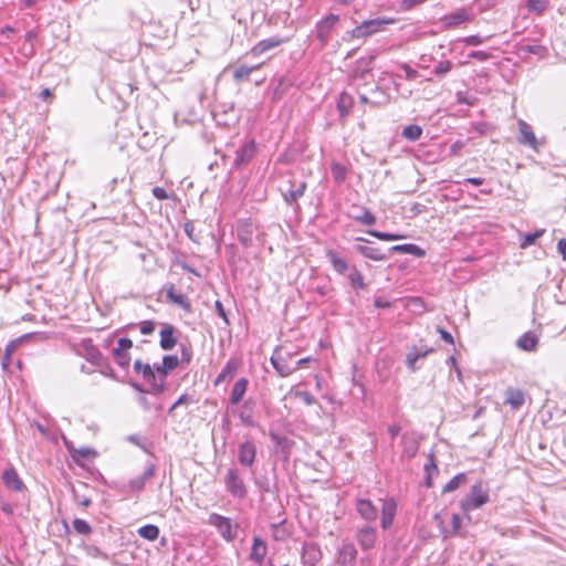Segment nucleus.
<instances>
[{"label": "nucleus", "instance_id": "1", "mask_svg": "<svg viewBox=\"0 0 566 566\" xmlns=\"http://www.w3.org/2000/svg\"><path fill=\"white\" fill-rule=\"evenodd\" d=\"M178 365L179 358L176 355H166L163 357L161 364H154V366L144 364V381L151 382V388L155 394L163 392L166 385V377L170 371L176 369Z\"/></svg>", "mask_w": 566, "mask_h": 566}, {"label": "nucleus", "instance_id": "2", "mask_svg": "<svg viewBox=\"0 0 566 566\" xmlns=\"http://www.w3.org/2000/svg\"><path fill=\"white\" fill-rule=\"evenodd\" d=\"M208 524L213 526L227 542H232L237 537L239 525L227 516L211 513L208 517Z\"/></svg>", "mask_w": 566, "mask_h": 566}, {"label": "nucleus", "instance_id": "3", "mask_svg": "<svg viewBox=\"0 0 566 566\" xmlns=\"http://www.w3.org/2000/svg\"><path fill=\"white\" fill-rule=\"evenodd\" d=\"M489 502V493L482 481L471 486L470 493L461 501L460 505L464 512L479 509Z\"/></svg>", "mask_w": 566, "mask_h": 566}, {"label": "nucleus", "instance_id": "4", "mask_svg": "<svg viewBox=\"0 0 566 566\" xmlns=\"http://www.w3.org/2000/svg\"><path fill=\"white\" fill-rule=\"evenodd\" d=\"M226 490L234 499H244L248 489L237 468H230L224 475Z\"/></svg>", "mask_w": 566, "mask_h": 566}, {"label": "nucleus", "instance_id": "5", "mask_svg": "<svg viewBox=\"0 0 566 566\" xmlns=\"http://www.w3.org/2000/svg\"><path fill=\"white\" fill-rule=\"evenodd\" d=\"M394 20L376 18L371 20L364 21L355 29H353L349 34L354 39L367 38L370 36L384 29L385 25L391 23Z\"/></svg>", "mask_w": 566, "mask_h": 566}, {"label": "nucleus", "instance_id": "6", "mask_svg": "<svg viewBox=\"0 0 566 566\" xmlns=\"http://www.w3.org/2000/svg\"><path fill=\"white\" fill-rule=\"evenodd\" d=\"M76 352L80 356L84 357L87 361L92 363L98 368H103L106 365L104 357L99 349L93 344L91 339H82L77 345Z\"/></svg>", "mask_w": 566, "mask_h": 566}, {"label": "nucleus", "instance_id": "7", "mask_svg": "<svg viewBox=\"0 0 566 566\" xmlns=\"http://www.w3.org/2000/svg\"><path fill=\"white\" fill-rule=\"evenodd\" d=\"M338 21L339 17L337 14L331 13L316 23L315 33L322 46H325L328 43L329 35Z\"/></svg>", "mask_w": 566, "mask_h": 566}, {"label": "nucleus", "instance_id": "8", "mask_svg": "<svg viewBox=\"0 0 566 566\" xmlns=\"http://www.w3.org/2000/svg\"><path fill=\"white\" fill-rule=\"evenodd\" d=\"M517 125H518V133H520L518 137H517V142L522 145L530 146L535 151H538V148L543 145V143L536 138L531 125H528L523 119H520Z\"/></svg>", "mask_w": 566, "mask_h": 566}, {"label": "nucleus", "instance_id": "9", "mask_svg": "<svg viewBox=\"0 0 566 566\" xmlns=\"http://www.w3.org/2000/svg\"><path fill=\"white\" fill-rule=\"evenodd\" d=\"M133 347L132 339L127 337H122L117 340V347L113 349V356L115 361L122 368H126L129 366L130 356L128 350Z\"/></svg>", "mask_w": 566, "mask_h": 566}, {"label": "nucleus", "instance_id": "10", "mask_svg": "<svg viewBox=\"0 0 566 566\" xmlns=\"http://www.w3.org/2000/svg\"><path fill=\"white\" fill-rule=\"evenodd\" d=\"M256 146L254 140H249L244 143L239 149L235 151V158L233 160V168L241 169L247 166L255 155Z\"/></svg>", "mask_w": 566, "mask_h": 566}, {"label": "nucleus", "instance_id": "11", "mask_svg": "<svg viewBox=\"0 0 566 566\" xmlns=\"http://www.w3.org/2000/svg\"><path fill=\"white\" fill-rule=\"evenodd\" d=\"M177 333L178 331L174 325L168 323L161 324L159 346L163 350H171L177 345Z\"/></svg>", "mask_w": 566, "mask_h": 566}, {"label": "nucleus", "instance_id": "12", "mask_svg": "<svg viewBox=\"0 0 566 566\" xmlns=\"http://www.w3.org/2000/svg\"><path fill=\"white\" fill-rule=\"evenodd\" d=\"M256 458V447L252 441H244L239 444L238 461L241 465L251 468Z\"/></svg>", "mask_w": 566, "mask_h": 566}, {"label": "nucleus", "instance_id": "13", "mask_svg": "<svg viewBox=\"0 0 566 566\" xmlns=\"http://www.w3.org/2000/svg\"><path fill=\"white\" fill-rule=\"evenodd\" d=\"M472 11L468 8H461L454 12L446 14L442 19L444 25L447 28H454L461 23L468 22L472 20Z\"/></svg>", "mask_w": 566, "mask_h": 566}, {"label": "nucleus", "instance_id": "14", "mask_svg": "<svg viewBox=\"0 0 566 566\" xmlns=\"http://www.w3.org/2000/svg\"><path fill=\"white\" fill-rule=\"evenodd\" d=\"M291 355L287 357H283L280 355L279 350H275L271 357V364L273 368L277 371L281 377H287L296 370V367L291 366L289 359Z\"/></svg>", "mask_w": 566, "mask_h": 566}, {"label": "nucleus", "instance_id": "15", "mask_svg": "<svg viewBox=\"0 0 566 566\" xmlns=\"http://www.w3.org/2000/svg\"><path fill=\"white\" fill-rule=\"evenodd\" d=\"M289 182L291 187L287 190L283 191V198L289 206H292L296 203L301 197H303L307 184L305 181L296 182L294 180H291Z\"/></svg>", "mask_w": 566, "mask_h": 566}, {"label": "nucleus", "instance_id": "16", "mask_svg": "<svg viewBox=\"0 0 566 566\" xmlns=\"http://www.w3.org/2000/svg\"><path fill=\"white\" fill-rule=\"evenodd\" d=\"M284 42V39L277 36L261 40L247 53V55L259 56L269 50L280 46Z\"/></svg>", "mask_w": 566, "mask_h": 566}, {"label": "nucleus", "instance_id": "17", "mask_svg": "<svg viewBox=\"0 0 566 566\" xmlns=\"http://www.w3.org/2000/svg\"><path fill=\"white\" fill-rule=\"evenodd\" d=\"M357 557V549L353 543H344L338 549L337 564L339 566L353 565Z\"/></svg>", "mask_w": 566, "mask_h": 566}, {"label": "nucleus", "instance_id": "18", "mask_svg": "<svg viewBox=\"0 0 566 566\" xmlns=\"http://www.w3.org/2000/svg\"><path fill=\"white\" fill-rule=\"evenodd\" d=\"M376 530L371 526H364L357 533V541L363 551H369L376 543Z\"/></svg>", "mask_w": 566, "mask_h": 566}, {"label": "nucleus", "instance_id": "19", "mask_svg": "<svg viewBox=\"0 0 566 566\" xmlns=\"http://www.w3.org/2000/svg\"><path fill=\"white\" fill-rule=\"evenodd\" d=\"M322 558V551L315 543H306L303 546L302 560L307 566H314Z\"/></svg>", "mask_w": 566, "mask_h": 566}, {"label": "nucleus", "instance_id": "20", "mask_svg": "<svg viewBox=\"0 0 566 566\" xmlns=\"http://www.w3.org/2000/svg\"><path fill=\"white\" fill-rule=\"evenodd\" d=\"M356 510L359 515L368 522H373L377 518L378 511L370 500L358 499L356 501Z\"/></svg>", "mask_w": 566, "mask_h": 566}, {"label": "nucleus", "instance_id": "21", "mask_svg": "<svg viewBox=\"0 0 566 566\" xmlns=\"http://www.w3.org/2000/svg\"><path fill=\"white\" fill-rule=\"evenodd\" d=\"M397 504L394 499L384 501L381 507V527L384 530L389 528L392 525L394 517L396 514Z\"/></svg>", "mask_w": 566, "mask_h": 566}, {"label": "nucleus", "instance_id": "22", "mask_svg": "<svg viewBox=\"0 0 566 566\" xmlns=\"http://www.w3.org/2000/svg\"><path fill=\"white\" fill-rule=\"evenodd\" d=\"M354 249L363 256L370 259L373 261H382L389 258V254L382 252L381 249L370 247L367 244H356Z\"/></svg>", "mask_w": 566, "mask_h": 566}, {"label": "nucleus", "instance_id": "23", "mask_svg": "<svg viewBox=\"0 0 566 566\" xmlns=\"http://www.w3.org/2000/svg\"><path fill=\"white\" fill-rule=\"evenodd\" d=\"M402 442V451L401 458L403 459H412L417 452L419 443L416 437L412 433H403L401 437Z\"/></svg>", "mask_w": 566, "mask_h": 566}, {"label": "nucleus", "instance_id": "24", "mask_svg": "<svg viewBox=\"0 0 566 566\" xmlns=\"http://www.w3.org/2000/svg\"><path fill=\"white\" fill-rule=\"evenodd\" d=\"M268 553L266 543L259 536L253 538V544L251 547L250 559L258 565H261L264 560V557Z\"/></svg>", "mask_w": 566, "mask_h": 566}, {"label": "nucleus", "instance_id": "25", "mask_svg": "<svg viewBox=\"0 0 566 566\" xmlns=\"http://www.w3.org/2000/svg\"><path fill=\"white\" fill-rule=\"evenodd\" d=\"M166 296L169 302L180 306L187 313L191 312V305H190V302L188 301V297L185 294H182L181 292L176 291L174 285H170L167 289Z\"/></svg>", "mask_w": 566, "mask_h": 566}, {"label": "nucleus", "instance_id": "26", "mask_svg": "<svg viewBox=\"0 0 566 566\" xmlns=\"http://www.w3.org/2000/svg\"><path fill=\"white\" fill-rule=\"evenodd\" d=\"M253 234H254V227L251 222H241L238 226V239L240 243L249 248L253 244Z\"/></svg>", "mask_w": 566, "mask_h": 566}, {"label": "nucleus", "instance_id": "27", "mask_svg": "<svg viewBox=\"0 0 566 566\" xmlns=\"http://www.w3.org/2000/svg\"><path fill=\"white\" fill-rule=\"evenodd\" d=\"M538 342L539 338L535 333L526 332L516 340V346L524 352H535Z\"/></svg>", "mask_w": 566, "mask_h": 566}, {"label": "nucleus", "instance_id": "28", "mask_svg": "<svg viewBox=\"0 0 566 566\" xmlns=\"http://www.w3.org/2000/svg\"><path fill=\"white\" fill-rule=\"evenodd\" d=\"M249 380L247 378L238 379L230 392V403L237 406L243 399L247 389H248Z\"/></svg>", "mask_w": 566, "mask_h": 566}, {"label": "nucleus", "instance_id": "29", "mask_svg": "<svg viewBox=\"0 0 566 566\" xmlns=\"http://www.w3.org/2000/svg\"><path fill=\"white\" fill-rule=\"evenodd\" d=\"M2 480L4 485L12 491H21L23 488V482L13 468L4 470Z\"/></svg>", "mask_w": 566, "mask_h": 566}, {"label": "nucleus", "instance_id": "30", "mask_svg": "<svg viewBox=\"0 0 566 566\" xmlns=\"http://www.w3.org/2000/svg\"><path fill=\"white\" fill-rule=\"evenodd\" d=\"M375 55L361 57L356 62V66L353 70V75L356 78H365V76L371 71Z\"/></svg>", "mask_w": 566, "mask_h": 566}, {"label": "nucleus", "instance_id": "31", "mask_svg": "<svg viewBox=\"0 0 566 566\" xmlns=\"http://www.w3.org/2000/svg\"><path fill=\"white\" fill-rule=\"evenodd\" d=\"M525 401V395L521 389L509 388L505 391V403L510 405L512 409H520Z\"/></svg>", "mask_w": 566, "mask_h": 566}, {"label": "nucleus", "instance_id": "32", "mask_svg": "<svg viewBox=\"0 0 566 566\" xmlns=\"http://www.w3.org/2000/svg\"><path fill=\"white\" fill-rule=\"evenodd\" d=\"M392 252L411 254L418 258L426 254V251L422 248L413 243L394 245L388 250V254L390 255Z\"/></svg>", "mask_w": 566, "mask_h": 566}, {"label": "nucleus", "instance_id": "33", "mask_svg": "<svg viewBox=\"0 0 566 566\" xmlns=\"http://www.w3.org/2000/svg\"><path fill=\"white\" fill-rule=\"evenodd\" d=\"M326 256L329 260L333 269L339 273L344 274L346 271H350V268L347 263V261L343 258H340L334 250L329 249L326 251Z\"/></svg>", "mask_w": 566, "mask_h": 566}, {"label": "nucleus", "instance_id": "34", "mask_svg": "<svg viewBox=\"0 0 566 566\" xmlns=\"http://www.w3.org/2000/svg\"><path fill=\"white\" fill-rule=\"evenodd\" d=\"M238 361L235 359H230L226 364V366L222 368L220 374L214 380V385L218 386L219 384L226 381L227 379H231L238 369Z\"/></svg>", "mask_w": 566, "mask_h": 566}, {"label": "nucleus", "instance_id": "35", "mask_svg": "<svg viewBox=\"0 0 566 566\" xmlns=\"http://www.w3.org/2000/svg\"><path fill=\"white\" fill-rule=\"evenodd\" d=\"M262 66V63L248 66V65H240L238 66L233 72V80L238 83L249 81L250 75L253 71L259 70Z\"/></svg>", "mask_w": 566, "mask_h": 566}, {"label": "nucleus", "instance_id": "36", "mask_svg": "<svg viewBox=\"0 0 566 566\" xmlns=\"http://www.w3.org/2000/svg\"><path fill=\"white\" fill-rule=\"evenodd\" d=\"M468 482V476L465 473H459L455 476H453L442 489L443 493H450L462 485H464Z\"/></svg>", "mask_w": 566, "mask_h": 566}, {"label": "nucleus", "instance_id": "37", "mask_svg": "<svg viewBox=\"0 0 566 566\" xmlns=\"http://www.w3.org/2000/svg\"><path fill=\"white\" fill-rule=\"evenodd\" d=\"M401 136L409 142H417L422 136V128L419 125H408L403 127Z\"/></svg>", "mask_w": 566, "mask_h": 566}, {"label": "nucleus", "instance_id": "38", "mask_svg": "<svg viewBox=\"0 0 566 566\" xmlns=\"http://www.w3.org/2000/svg\"><path fill=\"white\" fill-rule=\"evenodd\" d=\"M348 280L355 290H364L366 286L364 277L356 266L350 268Z\"/></svg>", "mask_w": 566, "mask_h": 566}, {"label": "nucleus", "instance_id": "39", "mask_svg": "<svg viewBox=\"0 0 566 566\" xmlns=\"http://www.w3.org/2000/svg\"><path fill=\"white\" fill-rule=\"evenodd\" d=\"M352 105H353V98L349 94L347 93H342L339 95V98H338V102H337V107H338V111L340 113L342 116H346L348 115L350 108H352Z\"/></svg>", "mask_w": 566, "mask_h": 566}, {"label": "nucleus", "instance_id": "40", "mask_svg": "<svg viewBox=\"0 0 566 566\" xmlns=\"http://www.w3.org/2000/svg\"><path fill=\"white\" fill-rule=\"evenodd\" d=\"M331 170L336 184L340 185L345 181L347 177V168L344 165L339 163H333Z\"/></svg>", "mask_w": 566, "mask_h": 566}, {"label": "nucleus", "instance_id": "41", "mask_svg": "<svg viewBox=\"0 0 566 566\" xmlns=\"http://www.w3.org/2000/svg\"><path fill=\"white\" fill-rule=\"evenodd\" d=\"M250 401H245L241 408V410L239 411V419L241 420V422L245 426H249V427H253L254 426V421H253V418H252V415H251V407H250Z\"/></svg>", "mask_w": 566, "mask_h": 566}, {"label": "nucleus", "instance_id": "42", "mask_svg": "<svg viewBox=\"0 0 566 566\" xmlns=\"http://www.w3.org/2000/svg\"><path fill=\"white\" fill-rule=\"evenodd\" d=\"M430 350H423V352H420L418 349H415L413 352H410L408 355H407V358H406V364L408 366L409 369L411 370H416V363L419 358H423L427 356V354L429 353Z\"/></svg>", "mask_w": 566, "mask_h": 566}, {"label": "nucleus", "instance_id": "43", "mask_svg": "<svg viewBox=\"0 0 566 566\" xmlns=\"http://www.w3.org/2000/svg\"><path fill=\"white\" fill-rule=\"evenodd\" d=\"M548 6V0H527L526 8L531 12L542 14Z\"/></svg>", "mask_w": 566, "mask_h": 566}, {"label": "nucleus", "instance_id": "44", "mask_svg": "<svg viewBox=\"0 0 566 566\" xmlns=\"http://www.w3.org/2000/svg\"><path fill=\"white\" fill-rule=\"evenodd\" d=\"M73 528L77 534L81 535H88L92 533L91 525L85 520L82 518H75L73 521Z\"/></svg>", "mask_w": 566, "mask_h": 566}, {"label": "nucleus", "instance_id": "45", "mask_svg": "<svg viewBox=\"0 0 566 566\" xmlns=\"http://www.w3.org/2000/svg\"><path fill=\"white\" fill-rule=\"evenodd\" d=\"M424 471H426V485L428 488H430V486H432V482H431L432 474L438 473V467L434 462V458L432 454L430 455L429 463L424 465Z\"/></svg>", "mask_w": 566, "mask_h": 566}, {"label": "nucleus", "instance_id": "46", "mask_svg": "<svg viewBox=\"0 0 566 566\" xmlns=\"http://www.w3.org/2000/svg\"><path fill=\"white\" fill-rule=\"evenodd\" d=\"M367 233L379 239V240H382V241H395V240L403 239V235L396 234V233L380 232L377 230H368Z\"/></svg>", "mask_w": 566, "mask_h": 566}, {"label": "nucleus", "instance_id": "47", "mask_svg": "<svg viewBox=\"0 0 566 566\" xmlns=\"http://www.w3.org/2000/svg\"><path fill=\"white\" fill-rule=\"evenodd\" d=\"M452 62L449 60L440 61L433 69V74L442 77L452 70Z\"/></svg>", "mask_w": 566, "mask_h": 566}, {"label": "nucleus", "instance_id": "48", "mask_svg": "<svg viewBox=\"0 0 566 566\" xmlns=\"http://www.w3.org/2000/svg\"><path fill=\"white\" fill-rule=\"evenodd\" d=\"M147 32L154 38H164L166 34V30L164 29L160 22H149L147 25Z\"/></svg>", "mask_w": 566, "mask_h": 566}, {"label": "nucleus", "instance_id": "49", "mask_svg": "<svg viewBox=\"0 0 566 566\" xmlns=\"http://www.w3.org/2000/svg\"><path fill=\"white\" fill-rule=\"evenodd\" d=\"M545 233L544 229H539L533 233H527L524 235L523 242L521 243L522 248H526L528 245H532L536 242L538 238H541Z\"/></svg>", "mask_w": 566, "mask_h": 566}, {"label": "nucleus", "instance_id": "50", "mask_svg": "<svg viewBox=\"0 0 566 566\" xmlns=\"http://www.w3.org/2000/svg\"><path fill=\"white\" fill-rule=\"evenodd\" d=\"M355 220L366 226L376 223V217L368 209H365L363 214L356 216Z\"/></svg>", "mask_w": 566, "mask_h": 566}, {"label": "nucleus", "instance_id": "51", "mask_svg": "<svg viewBox=\"0 0 566 566\" xmlns=\"http://www.w3.org/2000/svg\"><path fill=\"white\" fill-rule=\"evenodd\" d=\"M159 536V528L156 525H144V539L155 541Z\"/></svg>", "mask_w": 566, "mask_h": 566}, {"label": "nucleus", "instance_id": "52", "mask_svg": "<svg viewBox=\"0 0 566 566\" xmlns=\"http://www.w3.org/2000/svg\"><path fill=\"white\" fill-rule=\"evenodd\" d=\"M296 397H298L307 406H312L316 402L314 396L308 391H297Z\"/></svg>", "mask_w": 566, "mask_h": 566}, {"label": "nucleus", "instance_id": "53", "mask_svg": "<svg viewBox=\"0 0 566 566\" xmlns=\"http://www.w3.org/2000/svg\"><path fill=\"white\" fill-rule=\"evenodd\" d=\"M193 402V399L188 395H181L178 400L170 407L169 413H171L177 407L181 405H190Z\"/></svg>", "mask_w": 566, "mask_h": 566}, {"label": "nucleus", "instance_id": "54", "mask_svg": "<svg viewBox=\"0 0 566 566\" xmlns=\"http://www.w3.org/2000/svg\"><path fill=\"white\" fill-rule=\"evenodd\" d=\"M486 39H489V36L482 38V36L476 34V35H470V36L464 38L463 42L467 45L475 46V45L482 44Z\"/></svg>", "mask_w": 566, "mask_h": 566}, {"label": "nucleus", "instance_id": "55", "mask_svg": "<svg viewBox=\"0 0 566 566\" xmlns=\"http://www.w3.org/2000/svg\"><path fill=\"white\" fill-rule=\"evenodd\" d=\"M426 0H400V8L403 11H408L413 7L423 3Z\"/></svg>", "mask_w": 566, "mask_h": 566}, {"label": "nucleus", "instance_id": "56", "mask_svg": "<svg viewBox=\"0 0 566 566\" xmlns=\"http://www.w3.org/2000/svg\"><path fill=\"white\" fill-rule=\"evenodd\" d=\"M462 518L459 514H453L451 518V525H452V535L459 534L461 530Z\"/></svg>", "mask_w": 566, "mask_h": 566}, {"label": "nucleus", "instance_id": "57", "mask_svg": "<svg viewBox=\"0 0 566 566\" xmlns=\"http://www.w3.org/2000/svg\"><path fill=\"white\" fill-rule=\"evenodd\" d=\"M521 50L526 53L538 54V55H542L543 52L545 51L544 46H542V45H525V46H522Z\"/></svg>", "mask_w": 566, "mask_h": 566}, {"label": "nucleus", "instance_id": "58", "mask_svg": "<svg viewBox=\"0 0 566 566\" xmlns=\"http://www.w3.org/2000/svg\"><path fill=\"white\" fill-rule=\"evenodd\" d=\"M400 67L405 71L407 80L412 81L418 77V72L411 69L408 64L402 63L400 64Z\"/></svg>", "mask_w": 566, "mask_h": 566}, {"label": "nucleus", "instance_id": "59", "mask_svg": "<svg viewBox=\"0 0 566 566\" xmlns=\"http://www.w3.org/2000/svg\"><path fill=\"white\" fill-rule=\"evenodd\" d=\"M491 56V54L486 51H472L470 54H469V57L470 59H475V60H479V61H486L489 60Z\"/></svg>", "mask_w": 566, "mask_h": 566}, {"label": "nucleus", "instance_id": "60", "mask_svg": "<svg viewBox=\"0 0 566 566\" xmlns=\"http://www.w3.org/2000/svg\"><path fill=\"white\" fill-rule=\"evenodd\" d=\"M374 304L377 308H389L391 306V303L381 296L376 297Z\"/></svg>", "mask_w": 566, "mask_h": 566}, {"label": "nucleus", "instance_id": "61", "mask_svg": "<svg viewBox=\"0 0 566 566\" xmlns=\"http://www.w3.org/2000/svg\"><path fill=\"white\" fill-rule=\"evenodd\" d=\"M255 484L260 488V490L262 492H266V493L272 492V490L270 488V482L266 479H264V480H256Z\"/></svg>", "mask_w": 566, "mask_h": 566}, {"label": "nucleus", "instance_id": "62", "mask_svg": "<svg viewBox=\"0 0 566 566\" xmlns=\"http://www.w3.org/2000/svg\"><path fill=\"white\" fill-rule=\"evenodd\" d=\"M153 195L159 200H164L168 197L166 190L161 187H155L153 189Z\"/></svg>", "mask_w": 566, "mask_h": 566}, {"label": "nucleus", "instance_id": "63", "mask_svg": "<svg viewBox=\"0 0 566 566\" xmlns=\"http://www.w3.org/2000/svg\"><path fill=\"white\" fill-rule=\"evenodd\" d=\"M147 467L144 469V480L150 478L155 473V464L149 463L148 460L145 461Z\"/></svg>", "mask_w": 566, "mask_h": 566}, {"label": "nucleus", "instance_id": "64", "mask_svg": "<svg viewBox=\"0 0 566 566\" xmlns=\"http://www.w3.org/2000/svg\"><path fill=\"white\" fill-rule=\"evenodd\" d=\"M557 250L562 254L563 260H566V239H559L557 242Z\"/></svg>", "mask_w": 566, "mask_h": 566}]
</instances>
